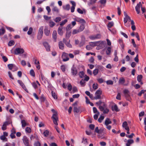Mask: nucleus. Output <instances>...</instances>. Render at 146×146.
I'll return each mask as SVG.
<instances>
[{
    "instance_id": "obj_49",
    "label": "nucleus",
    "mask_w": 146,
    "mask_h": 146,
    "mask_svg": "<svg viewBox=\"0 0 146 146\" xmlns=\"http://www.w3.org/2000/svg\"><path fill=\"white\" fill-rule=\"evenodd\" d=\"M30 74L31 76L33 77H35V72L33 69H31L30 71Z\"/></svg>"
},
{
    "instance_id": "obj_39",
    "label": "nucleus",
    "mask_w": 146,
    "mask_h": 146,
    "mask_svg": "<svg viewBox=\"0 0 146 146\" xmlns=\"http://www.w3.org/2000/svg\"><path fill=\"white\" fill-rule=\"evenodd\" d=\"M99 72V70L98 69H95L93 72V73L94 76H96L97 75Z\"/></svg>"
},
{
    "instance_id": "obj_35",
    "label": "nucleus",
    "mask_w": 146,
    "mask_h": 146,
    "mask_svg": "<svg viewBox=\"0 0 146 146\" xmlns=\"http://www.w3.org/2000/svg\"><path fill=\"white\" fill-rule=\"evenodd\" d=\"M61 20V18L60 17H56L54 19V20L56 23H58Z\"/></svg>"
},
{
    "instance_id": "obj_50",
    "label": "nucleus",
    "mask_w": 146,
    "mask_h": 146,
    "mask_svg": "<svg viewBox=\"0 0 146 146\" xmlns=\"http://www.w3.org/2000/svg\"><path fill=\"white\" fill-rule=\"evenodd\" d=\"M33 31V29L32 27H30L27 32V34L28 35H30L31 34Z\"/></svg>"
},
{
    "instance_id": "obj_55",
    "label": "nucleus",
    "mask_w": 146,
    "mask_h": 146,
    "mask_svg": "<svg viewBox=\"0 0 146 146\" xmlns=\"http://www.w3.org/2000/svg\"><path fill=\"white\" fill-rule=\"evenodd\" d=\"M41 78L42 80L43 81L44 83H45L46 80V78L44 77V76L42 74H41Z\"/></svg>"
},
{
    "instance_id": "obj_58",
    "label": "nucleus",
    "mask_w": 146,
    "mask_h": 146,
    "mask_svg": "<svg viewBox=\"0 0 146 146\" xmlns=\"http://www.w3.org/2000/svg\"><path fill=\"white\" fill-rule=\"evenodd\" d=\"M82 143L85 144L87 143V139L86 137H83L82 141Z\"/></svg>"
},
{
    "instance_id": "obj_62",
    "label": "nucleus",
    "mask_w": 146,
    "mask_h": 146,
    "mask_svg": "<svg viewBox=\"0 0 146 146\" xmlns=\"http://www.w3.org/2000/svg\"><path fill=\"white\" fill-rule=\"evenodd\" d=\"M116 99L119 100H121V94L120 93H118L117 96L116 97Z\"/></svg>"
},
{
    "instance_id": "obj_64",
    "label": "nucleus",
    "mask_w": 146,
    "mask_h": 146,
    "mask_svg": "<svg viewBox=\"0 0 146 146\" xmlns=\"http://www.w3.org/2000/svg\"><path fill=\"white\" fill-rule=\"evenodd\" d=\"M125 82L124 79L123 78L120 79L119 80V82L121 84H123Z\"/></svg>"
},
{
    "instance_id": "obj_30",
    "label": "nucleus",
    "mask_w": 146,
    "mask_h": 146,
    "mask_svg": "<svg viewBox=\"0 0 146 146\" xmlns=\"http://www.w3.org/2000/svg\"><path fill=\"white\" fill-rule=\"evenodd\" d=\"M113 110H115L116 111H119V110L118 109L116 105H114L112 108Z\"/></svg>"
},
{
    "instance_id": "obj_15",
    "label": "nucleus",
    "mask_w": 146,
    "mask_h": 146,
    "mask_svg": "<svg viewBox=\"0 0 146 146\" xmlns=\"http://www.w3.org/2000/svg\"><path fill=\"white\" fill-rule=\"evenodd\" d=\"M100 41H95L94 42H90L89 43L90 45L92 46H95L98 45V44H99Z\"/></svg>"
},
{
    "instance_id": "obj_18",
    "label": "nucleus",
    "mask_w": 146,
    "mask_h": 146,
    "mask_svg": "<svg viewBox=\"0 0 146 146\" xmlns=\"http://www.w3.org/2000/svg\"><path fill=\"white\" fill-rule=\"evenodd\" d=\"M58 46L59 49H60L63 50L64 49V44L62 41H60L59 42Z\"/></svg>"
},
{
    "instance_id": "obj_24",
    "label": "nucleus",
    "mask_w": 146,
    "mask_h": 146,
    "mask_svg": "<svg viewBox=\"0 0 146 146\" xmlns=\"http://www.w3.org/2000/svg\"><path fill=\"white\" fill-rule=\"evenodd\" d=\"M111 121L109 118H107L105 121V124L106 126H108L109 124H111Z\"/></svg>"
},
{
    "instance_id": "obj_43",
    "label": "nucleus",
    "mask_w": 146,
    "mask_h": 146,
    "mask_svg": "<svg viewBox=\"0 0 146 146\" xmlns=\"http://www.w3.org/2000/svg\"><path fill=\"white\" fill-rule=\"evenodd\" d=\"M143 77L141 75H139L137 76V80L139 82H140L141 81V79Z\"/></svg>"
},
{
    "instance_id": "obj_16",
    "label": "nucleus",
    "mask_w": 146,
    "mask_h": 146,
    "mask_svg": "<svg viewBox=\"0 0 146 146\" xmlns=\"http://www.w3.org/2000/svg\"><path fill=\"white\" fill-rule=\"evenodd\" d=\"M63 28L62 27H59L58 29V32L59 35L62 36L63 35V31H62Z\"/></svg>"
},
{
    "instance_id": "obj_31",
    "label": "nucleus",
    "mask_w": 146,
    "mask_h": 146,
    "mask_svg": "<svg viewBox=\"0 0 146 146\" xmlns=\"http://www.w3.org/2000/svg\"><path fill=\"white\" fill-rule=\"evenodd\" d=\"M70 5L69 4H67L66 5L63 6V8L65 10H69L70 9Z\"/></svg>"
},
{
    "instance_id": "obj_36",
    "label": "nucleus",
    "mask_w": 146,
    "mask_h": 146,
    "mask_svg": "<svg viewBox=\"0 0 146 146\" xmlns=\"http://www.w3.org/2000/svg\"><path fill=\"white\" fill-rule=\"evenodd\" d=\"M105 129L104 128H101L100 129L99 131L97 133L98 134H102L105 131Z\"/></svg>"
},
{
    "instance_id": "obj_29",
    "label": "nucleus",
    "mask_w": 146,
    "mask_h": 146,
    "mask_svg": "<svg viewBox=\"0 0 146 146\" xmlns=\"http://www.w3.org/2000/svg\"><path fill=\"white\" fill-rule=\"evenodd\" d=\"M133 143V141L132 139H129L127 141V143H126V146H130V145Z\"/></svg>"
},
{
    "instance_id": "obj_14",
    "label": "nucleus",
    "mask_w": 146,
    "mask_h": 146,
    "mask_svg": "<svg viewBox=\"0 0 146 146\" xmlns=\"http://www.w3.org/2000/svg\"><path fill=\"white\" fill-rule=\"evenodd\" d=\"M75 20L76 21L81 23L85 24L86 23L84 19L79 18H76Z\"/></svg>"
},
{
    "instance_id": "obj_21",
    "label": "nucleus",
    "mask_w": 146,
    "mask_h": 146,
    "mask_svg": "<svg viewBox=\"0 0 146 146\" xmlns=\"http://www.w3.org/2000/svg\"><path fill=\"white\" fill-rule=\"evenodd\" d=\"M123 127L125 128L126 130H129V127L127 126V122L124 121L123 123Z\"/></svg>"
},
{
    "instance_id": "obj_22",
    "label": "nucleus",
    "mask_w": 146,
    "mask_h": 146,
    "mask_svg": "<svg viewBox=\"0 0 146 146\" xmlns=\"http://www.w3.org/2000/svg\"><path fill=\"white\" fill-rule=\"evenodd\" d=\"M23 142L25 145L27 146L29 145V140L27 138V137H23Z\"/></svg>"
},
{
    "instance_id": "obj_8",
    "label": "nucleus",
    "mask_w": 146,
    "mask_h": 146,
    "mask_svg": "<svg viewBox=\"0 0 146 146\" xmlns=\"http://www.w3.org/2000/svg\"><path fill=\"white\" fill-rule=\"evenodd\" d=\"M89 38L93 40L100 39L101 37V35L100 34H98L96 35H94L90 36H89Z\"/></svg>"
},
{
    "instance_id": "obj_44",
    "label": "nucleus",
    "mask_w": 146,
    "mask_h": 146,
    "mask_svg": "<svg viewBox=\"0 0 146 146\" xmlns=\"http://www.w3.org/2000/svg\"><path fill=\"white\" fill-rule=\"evenodd\" d=\"M21 123L22 127H25L26 125V123L24 120H21Z\"/></svg>"
},
{
    "instance_id": "obj_59",
    "label": "nucleus",
    "mask_w": 146,
    "mask_h": 146,
    "mask_svg": "<svg viewBox=\"0 0 146 146\" xmlns=\"http://www.w3.org/2000/svg\"><path fill=\"white\" fill-rule=\"evenodd\" d=\"M6 28L8 30L11 32L14 31V29L12 28L9 27L7 26L6 27Z\"/></svg>"
},
{
    "instance_id": "obj_12",
    "label": "nucleus",
    "mask_w": 146,
    "mask_h": 146,
    "mask_svg": "<svg viewBox=\"0 0 146 146\" xmlns=\"http://www.w3.org/2000/svg\"><path fill=\"white\" fill-rule=\"evenodd\" d=\"M8 68L10 70H12V68H13L14 67H15V70H13V71H16L18 69L16 67L14 64H9L8 65Z\"/></svg>"
},
{
    "instance_id": "obj_51",
    "label": "nucleus",
    "mask_w": 146,
    "mask_h": 146,
    "mask_svg": "<svg viewBox=\"0 0 146 146\" xmlns=\"http://www.w3.org/2000/svg\"><path fill=\"white\" fill-rule=\"evenodd\" d=\"M85 80L83 79L80 82V84L82 86H85Z\"/></svg>"
},
{
    "instance_id": "obj_47",
    "label": "nucleus",
    "mask_w": 146,
    "mask_h": 146,
    "mask_svg": "<svg viewBox=\"0 0 146 146\" xmlns=\"http://www.w3.org/2000/svg\"><path fill=\"white\" fill-rule=\"evenodd\" d=\"M114 25V23L113 22H109L108 25V27L109 28H111L112 26H113Z\"/></svg>"
},
{
    "instance_id": "obj_9",
    "label": "nucleus",
    "mask_w": 146,
    "mask_h": 146,
    "mask_svg": "<svg viewBox=\"0 0 146 146\" xmlns=\"http://www.w3.org/2000/svg\"><path fill=\"white\" fill-rule=\"evenodd\" d=\"M18 83L19 84L20 86L22 87V88L24 89L26 92H28V91L27 89L26 88L24 84L23 83L21 80H17Z\"/></svg>"
},
{
    "instance_id": "obj_34",
    "label": "nucleus",
    "mask_w": 146,
    "mask_h": 146,
    "mask_svg": "<svg viewBox=\"0 0 146 146\" xmlns=\"http://www.w3.org/2000/svg\"><path fill=\"white\" fill-rule=\"evenodd\" d=\"M52 10L53 12H55L57 13H58L59 11L58 9L56 7H54Z\"/></svg>"
},
{
    "instance_id": "obj_37",
    "label": "nucleus",
    "mask_w": 146,
    "mask_h": 146,
    "mask_svg": "<svg viewBox=\"0 0 146 146\" xmlns=\"http://www.w3.org/2000/svg\"><path fill=\"white\" fill-rule=\"evenodd\" d=\"M111 48L110 47H108L107 49L106 52L107 55H109L111 52Z\"/></svg>"
},
{
    "instance_id": "obj_5",
    "label": "nucleus",
    "mask_w": 146,
    "mask_h": 146,
    "mask_svg": "<svg viewBox=\"0 0 146 146\" xmlns=\"http://www.w3.org/2000/svg\"><path fill=\"white\" fill-rule=\"evenodd\" d=\"M68 56V54L66 52H63L62 56L63 61L64 62H66L69 60V58Z\"/></svg>"
},
{
    "instance_id": "obj_53",
    "label": "nucleus",
    "mask_w": 146,
    "mask_h": 146,
    "mask_svg": "<svg viewBox=\"0 0 146 146\" xmlns=\"http://www.w3.org/2000/svg\"><path fill=\"white\" fill-rule=\"evenodd\" d=\"M94 58L92 56L89 60V62L91 63H93L94 62Z\"/></svg>"
},
{
    "instance_id": "obj_10",
    "label": "nucleus",
    "mask_w": 146,
    "mask_h": 146,
    "mask_svg": "<svg viewBox=\"0 0 146 146\" xmlns=\"http://www.w3.org/2000/svg\"><path fill=\"white\" fill-rule=\"evenodd\" d=\"M63 42L68 47L71 48L72 47V45L70 43V40H69L68 41L65 38H64L63 40Z\"/></svg>"
},
{
    "instance_id": "obj_46",
    "label": "nucleus",
    "mask_w": 146,
    "mask_h": 146,
    "mask_svg": "<svg viewBox=\"0 0 146 146\" xmlns=\"http://www.w3.org/2000/svg\"><path fill=\"white\" fill-rule=\"evenodd\" d=\"M93 88L94 89L96 90L98 88V85L97 83H94L92 86Z\"/></svg>"
},
{
    "instance_id": "obj_11",
    "label": "nucleus",
    "mask_w": 146,
    "mask_h": 146,
    "mask_svg": "<svg viewBox=\"0 0 146 146\" xmlns=\"http://www.w3.org/2000/svg\"><path fill=\"white\" fill-rule=\"evenodd\" d=\"M43 45L47 51L49 52L50 51V46L47 42H44Z\"/></svg>"
},
{
    "instance_id": "obj_52",
    "label": "nucleus",
    "mask_w": 146,
    "mask_h": 146,
    "mask_svg": "<svg viewBox=\"0 0 146 146\" xmlns=\"http://www.w3.org/2000/svg\"><path fill=\"white\" fill-rule=\"evenodd\" d=\"M108 85H112L113 84V82L111 80H108L106 82Z\"/></svg>"
},
{
    "instance_id": "obj_38",
    "label": "nucleus",
    "mask_w": 146,
    "mask_h": 146,
    "mask_svg": "<svg viewBox=\"0 0 146 146\" xmlns=\"http://www.w3.org/2000/svg\"><path fill=\"white\" fill-rule=\"evenodd\" d=\"M85 28V26L84 25L82 24L80 26V27H79V29H78V30L80 31V32L82 31Z\"/></svg>"
},
{
    "instance_id": "obj_54",
    "label": "nucleus",
    "mask_w": 146,
    "mask_h": 146,
    "mask_svg": "<svg viewBox=\"0 0 146 146\" xmlns=\"http://www.w3.org/2000/svg\"><path fill=\"white\" fill-rule=\"evenodd\" d=\"M49 133V131H48L47 130L45 131L44 132V133H43L44 135L46 137L48 135Z\"/></svg>"
},
{
    "instance_id": "obj_41",
    "label": "nucleus",
    "mask_w": 146,
    "mask_h": 146,
    "mask_svg": "<svg viewBox=\"0 0 146 146\" xmlns=\"http://www.w3.org/2000/svg\"><path fill=\"white\" fill-rule=\"evenodd\" d=\"M67 21H68L67 19H64V21H62L60 22V25L62 27L67 22Z\"/></svg>"
},
{
    "instance_id": "obj_4",
    "label": "nucleus",
    "mask_w": 146,
    "mask_h": 146,
    "mask_svg": "<svg viewBox=\"0 0 146 146\" xmlns=\"http://www.w3.org/2000/svg\"><path fill=\"white\" fill-rule=\"evenodd\" d=\"M24 50L23 49L20 48H16L14 51V53L15 54H21L24 52Z\"/></svg>"
},
{
    "instance_id": "obj_20",
    "label": "nucleus",
    "mask_w": 146,
    "mask_h": 146,
    "mask_svg": "<svg viewBox=\"0 0 146 146\" xmlns=\"http://www.w3.org/2000/svg\"><path fill=\"white\" fill-rule=\"evenodd\" d=\"M106 108V104L104 103H103L102 106H99V108L102 111H103L105 108Z\"/></svg>"
},
{
    "instance_id": "obj_28",
    "label": "nucleus",
    "mask_w": 146,
    "mask_h": 146,
    "mask_svg": "<svg viewBox=\"0 0 146 146\" xmlns=\"http://www.w3.org/2000/svg\"><path fill=\"white\" fill-rule=\"evenodd\" d=\"M55 25V23L51 20H50L49 22V25L50 27H52Z\"/></svg>"
},
{
    "instance_id": "obj_25",
    "label": "nucleus",
    "mask_w": 146,
    "mask_h": 146,
    "mask_svg": "<svg viewBox=\"0 0 146 146\" xmlns=\"http://www.w3.org/2000/svg\"><path fill=\"white\" fill-rule=\"evenodd\" d=\"M99 45H97V49L98 50H99L100 49L102 48L104 46V44L103 43V42H101L99 44Z\"/></svg>"
},
{
    "instance_id": "obj_40",
    "label": "nucleus",
    "mask_w": 146,
    "mask_h": 146,
    "mask_svg": "<svg viewBox=\"0 0 146 146\" xmlns=\"http://www.w3.org/2000/svg\"><path fill=\"white\" fill-rule=\"evenodd\" d=\"M41 102H44L46 100V98L44 96L43 94L42 95L40 98Z\"/></svg>"
},
{
    "instance_id": "obj_33",
    "label": "nucleus",
    "mask_w": 146,
    "mask_h": 146,
    "mask_svg": "<svg viewBox=\"0 0 146 146\" xmlns=\"http://www.w3.org/2000/svg\"><path fill=\"white\" fill-rule=\"evenodd\" d=\"M43 27H41L38 30V34L43 35Z\"/></svg>"
},
{
    "instance_id": "obj_26",
    "label": "nucleus",
    "mask_w": 146,
    "mask_h": 146,
    "mask_svg": "<svg viewBox=\"0 0 146 146\" xmlns=\"http://www.w3.org/2000/svg\"><path fill=\"white\" fill-rule=\"evenodd\" d=\"M71 32L67 31L66 34V38L65 39L66 40L68 39L71 35Z\"/></svg>"
},
{
    "instance_id": "obj_7",
    "label": "nucleus",
    "mask_w": 146,
    "mask_h": 146,
    "mask_svg": "<svg viewBox=\"0 0 146 146\" xmlns=\"http://www.w3.org/2000/svg\"><path fill=\"white\" fill-rule=\"evenodd\" d=\"M85 110V109L84 108H81L80 107L77 108L76 107H74L73 108V111L74 112L76 113H78L80 112L81 113L82 111H83Z\"/></svg>"
},
{
    "instance_id": "obj_1",
    "label": "nucleus",
    "mask_w": 146,
    "mask_h": 146,
    "mask_svg": "<svg viewBox=\"0 0 146 146\" xmlns=\"http://www.w3.org/2000/svg\"><path fill=\"white\" fill-rule=\"evenodd\" d=\"M51 111L53 113V114L51 118L52 119L54 124L55 125H58V118L57 112L54 109H52Z\"/></svg>"
},
{
    "instance_id": "obj_3",
    "label": "nucleus",
    "mask_w": 146,
    "mask_h": 146,
    "mask_svg": "<svg viewBox=\"0 0 146 146\" xmlns=\"http://www.w3.org/2000/svg\"><path fill=\"white\" fill-rule=\"evenodd\" d=\"M102 94V91L100 90H98L95 93V96L94 97V99L96 100L100 99L101 98V95Z\"/></svg>"
},
{
    "instance_id": "obj_23",
    "label": "nucleus",
    "mask_w": 146,
    "mask_h": 146,
    "mask_svg": "<svg viewBox=\"0 0 146 146\" xmlns=\"http://www.w3.org/2000/svg\"><path fill=\"white\" fill-rule=\"evenodd\" d=\"M123 92L125 95V96L126 97H128L129 96V92L128 90L126 89H124L123 90Z\"/></svg>"
},
{
    "instance_id": "obj_61",
    "label": "nucleus",
    "mask_w": 146,
    "mask_h": 146,
    "mask_svg": "<svg viewBox=\"0 0 146 146\" xmlns=\"http://www.w3.org/2000/svg\"><path fill=\"white\" fill-rule=\"evenodd\" d=\"M61 69L62 70V72H64L65 71L66 67L64 65H62L60 67Z\"/></svg>"
},
{
    "instance_id": "obj_19",
    "label": "nucleus",
    "mask_w": 146,
    "mask_h": 146,
    "mask_svg": "<svg viewBox=\"0 0 146 146\" xmlns=\"http://www.w3.org/2000/svg\"><path fill=\"white\" fill-rule=\"evenodd\" d=\"M50 33V31L48 30L47 27H45L44 29V33L46 36H48Z\"/></svg>"
},
{
    "instance_id": "obj_32",
    "label": "nucleus",
    "mask_w": 146,
    "mask_h": 146,
    "mask_svg": "<svg viewBox=\"0 0 146 146\" xmlns=\"http://www.w3.org/2000/svg\"><path fill=\"white\" fill-rule=\"evenodd\" d=\"M119 42L120 44L121 47L122 48H123L124 47V46L123 44V40L121 39H119Z\"/></svg>"
},
{
    "instance_id": "obj_27",
    "label": "nucleus",
    "mask_w": 146,
    "mask_h": 146,
    "mask_svg": "<svg viewBox=\"0 0 146 146\" xmlns=\"http://www.w3.org/2000/svg\"><path fill=\"white\" fill-rule=\"evenodd\" d=\"M131 24L132 25L131 28L133 31H135L136 29L135 26V23L133 20L131 21Z\"/></svg>"
},
{
    "instance_id": "obj_56",
    "label": "nucleus",
    "mask_w": 146,
    "mask_h": 146,
    "mask_svg": "<svg viewBox=\"0 0 146 146\" xmlns=\"http://www.w3.org/2000/svg\"><path fill=\"white\" fill-rule=\"evenodd\" d=\"M14 43L15 42L11 40L8 43V45L9 46H11L12 45H13Z\"/></svg>"
},
{
    "instance_id": "obj_60",
    "label": "nucleus",
    "mask_w": 146,
    "mask_h": 146,
    "mask_svg": "<svg viewBox=\"0 0 146 146\" xmlns=\"http://www.w3.org/2000/svg\"><path fill=\"white\" fill-rule=\"evenodd\" d=\"M99 2L101 4L104 5L106 3V0H100Z\"/></svg>"
},
{
    "instance_id": "obj_48",
    "label": "nucleus",
    "mask_w": 146,
    "mask_h": 146,
    "mask_svg": "<svg viewBox=\"0 0 146 146\" xmlns=\"http://www.w3.org/2000/svg\"><path fill=\"white\" fill-rule=\"evenodd\" d=\"M104 117L103 116H101L98 119V121L99 122L101 123L102 121L104 119Z\"/></svg>"
},
{
    "instance_id": "obj_42",
    "label": "nucleus",
    "mask_w": 146,
    "mask_h": 146,
    "mask_svg": "<svg viewBox=\"0 0 146 146\" xmlns=\"http://www.w3.org/2000/svg\"><path fill=\"white\" fill-rule=\"evenodd\" d=\"M5 33V30L3 28L0 29V36L3 35Z\"/></svg>"
},
{
    "instance_id": "obj_45",
    "label": "nucleus",
    "mask_w": 146,
    "mask_h": 146,
    "mask_svg": "<svg viewBox=\"0 0 146 146\" xmlns=\"http://www.w3.org/2000/svg\"><path fill=\"white\" fill-rule=\"evenodd\" d=\"M51 94L52 96L54 99H56L57 98V95L55 92H54L53 91H52L51 92Z\"/></svg>"
},
{
    "instance_id": "obj_2",
    "label": "nucleus",
    "mask_w": 146,
    "mask_h": 146,
    "mask_svg": "<svg viewBox=\"0 0 146 146\" xmlns=\"http://www.w3.org/2000/svg\"><path fill=\"white\" fill-rule=\"evenodd\" d=\"M141 7L142 13H144L145 12V9L144 7H143L142 5L141 2H139L138 3L135 7V10L137 13L138 14L140 13V8Z\"/></svg>"
},
{
    "instance_id": "obj_63",
    "label": "nucleus",
    "mask_w": 146,
    "mask_h": 146,
    "mask_svg": "<svg viewBox=\"0 0 146 146\" xmlns=\"http://www.w3.org/2000/svg\"><path fill=\"white\" fill-rule=\"evenodd\" d=\"M84 73L83 71H81L80 72L79 74V76L81 78H82L84 75Z\"/></svg>"
},
{
    "instance_id": "obj_57",
    "label": "nucleus",
    "mask_w": 146,
    "mask_h": 146,
    "mask_svg": "<svg viewBox=\"0 0 146 146\" xmlns=\"http://www.w3.org/2000/svg\"><path fill=\"white\" fill-rule=\"evenodd\" d=\"M25 131L26 132L29 133L31 132V130L30 127H27L26 128Z\"/></svg>"
},
{
    "instance_id": "obj_17",
    "label": "nucleus",
    "mask_w": 146,
    "mask_h": 146,
    "mask_svg": "<svg viewBox=\"0 0 146 146\" xmlns=\"http://www.w3.org/2000/svg\"><path fill=\"white\" fill-rule=\"evenodd\" d=\"M57 35L56 31L55 30L52 33V36L53 38L54 39L55 42L56 41Z\"/></svg>"
},
{
    "instance_id": "obj_13",
    "label": "nucleus",
    "mask_w": 146,
    "mask_h": 146,
    "mask_svg": "<svg viewBox=\"0 0 146 146\" xmlns=\"http://www.w3.org/2000/svg\"><path fill=\"white\" fill-rule=\"evenodd\" d=\"M71 71L72 74L74 76H76L77 73V71L75 67H72L71 68Z\"/></svg>"
},
{
    "instance_id": "obj_6",
    "label": "nucleus",
    "mask_w": 146,
    "mask_h": 146,
    "mask_svg": "<svg viewBox=\"0 0 146 146\" xmlns=\"http://www.w3.org/2000/svg\"><path fill=\"white\" fill-rule=\"evenodd\" d=\"M11 123V122L10 121H6L4 122L1 128V129L3 131L7 129V126Z\"/></svg>"
}]
</instances>
